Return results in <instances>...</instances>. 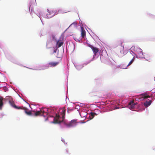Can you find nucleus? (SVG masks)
<instances>
[{
  "mask_svg": "<svg viewBox=\"0 0 155 155\" xmlns=\"http://www.w3.org/2000/svg\"><path fill=\"white\" fill-rule=\"evenodd\" d=\"M148 93H145L141 94L139 95L136 96L135 100L137 101H140L143 100L144 99L150 98V96L148 95Z\"/></svg>",
  "mask_w": 155,
  "mask_h": 155,
  "instance_id": "nucleus-1",
  "label": "nucleus"
},
{
  "mask_svg": "<svg viewBox=\"0 0 155 155\" xmlns=\"http://www.w3.org/2000/svg\"><path fill=\"white\" fill-rule=\"evenodd\" d=\"M65 115V111L64 110L62 114V120H60V117L59 114H56L55 117L54 118L53 122L54 123H60L62 122L64 118V115Z\"/></svg>",
  "mask_w": 155,
  "mask_h": 155,
  "instance_id": "nucleus-2",
  "label": "nucleus"
},
{
  "mask_svg": "<svg viewBox=\"0 0 155 155\" xmlns=\"http://www.w3.org/2000/svg\"><path fill=\"white\" fill-rule=\"evenodd\" d=\"M9 103L11 105L13 108L17 109H22L25 110V107H24L23 106L18 107L15 104L14 102L12 101L9 100Z\"/></svg>",
  "mask_w": 155,
  "mask_h": 155,
  "instance_id": "nucleus-3",
  "label": "nucleus"
},
{
  "mask_svg": "<svg viewBox=\"0 0 155 155\" xmlns=\"http://www.w3.org/2000/svg\"><path fill=\"white\" fill-rule=\"evenodd\" d=\"M88 46L91 48L93 51L94 54V56L96 55L97 53L99 51V49L96 47H94L90 45H89Z\"/></svg>",
  "mask_w": 155,
  "mask_h": 155,
  "instance_id": "nucleus-4",
  "label": "nucleus"
},
{
  "mask_svg": "<svg viewBox=\"0 0 155 155\" xmlns=\"http://www.w3.org/2000/svg\"><path fill=\"white\" fill-rule=\"evenodd\" d=\"M77 120H72L69 123L67 124L68 127H71L76 125Z\"/></svg>",
  "mask_w": 155,
  "mask_h": 155,
  "instance_id": "nucleus-5",
  "label": "nucleus"
},
{
  "mask_svg": "<svg viewBox=\"0 0 155 155\" xmlns=\"http://www.w3.org/2000/svg\"><path fill=\"white\" fill-rule=\"evenodd\" d=\"M137 103L134 104V101H130L129 103V105L128 106L129 108L130 109H134L135 107V106Z\"/></svg>",
  "mask_w": 155,
  "mask_h": 155,
  "instance_id": "nucleus-6",
  "label": "nucleus"
},
{
  "mask_svg": "<svg viewBox=\"0 0 155 155\" xmlns=\"http://www.w3.org/2000/svg\"><path fill=\"white\" fill-rule=\"evenodd\" d=\"M137 51L138 54L137 56H138L140 58H143V55L142 49L140 48H138Z\"/></svg>",
  "mask_w": 155,
  "mask_h": 155,
  "instance_id": "nucleus-7",
  "label": "nucleus"
},
{
  "mask_svg": "<svg viewBox=\"0 0 155 155\" xmlns=\"http://www.w3.org/2000/svg\"><path fill=\"white\" fill-rule=\"evenodd\" d=\"M59 63V62H49L48 64V65L51 67H54L58 65Z\"/></svg>",
  "mask_w": 155,
  "mask_h": 155,
  "instance_id": "nucleus-8",
  "label": "nucleus"
},
{
  "mask_svg": "<svg viewBox=\"0 0 155 155\" xmlns=\"http://www.w3.org/2000/svg\"><path fill=\"white\" fill-rule=\"evenodd\" d=\"M134 58L133 57V58L132 59V60L130 61L129 62V64L127 65H126L125 67H123V66H121V68L123 69H126L127 68V67L129 65H130L133 62H134Z\"/></svg>",
  "mask_w": 155,
  "mask_h": 155,
  "instance_id": "nucleus-9",
  "label": "nucleus"
},
{
  "mask_svg": "<svg viewBox=\"0 0 155 155\" xmlns=\"http://www.w3.org/2000/svg\"><path fill=\"white\" fill-rule=\"evenodd\" d=\"M4 98L0 96V110H2L3 106V101Z\"/></svg>",
  "mask_w": 155,
  "mask_h": 155,
  "instance_id": "nucleus-10",
  "label": "nucleus"
},
{
  "mask_svg": "<svg viewBox=\"0 0 155 155\" xmlns=\"http://www.w3.org/2000/svg\"><path fill=\"white\" fill-rule=\"evenodd\" d=\"M86 35V32L82 27H81V36L82 38H84Z\"/></svg>",
  "mask_w": 155,
  "mask_h": 155,
  "instance_id": "nucleus-11",
  "label": "nucleus"
},
{
  "mask_svg": "<svg viewBox=\"0 0 155 155\" xmlns=\"http://www.w3.org/2000/svg\"><path fill=\"white\" fill-rule=\"evenodd\" d=\"M53 11V10H47L46 13L47 15L48 16L51 15V17L53 16L54 15Z\"/></svg>",
  "mask_w": 155,
  "mask_h": 155,
  "instance_id": "nucleus-12",
  "label": "nucleus"
},
{
  "mask_svg": "<svg viewBox=\"0 0 155 155\" xmlns=\"http://www.w3.org/2000/svg\"><path fill=\"white\" fill-rule=\"evenodd\" d=\"M117 44L118 45H120L121 46L122 49L123 50L124 49V45H122L123 42L121 41H117Z\"/></svg>",
  "mask_w": 155,
  "mask_h": 155,
  "instance_id": "nucleus-13",
  "label": "nucleus"
},
{
  "mask_svg": "<svg viewBox=\"0 0 155 155\" xmlns=\"http://www.w3.org/2000/svg\"><path fill=\"white\" fill-rule=\"evenodd\" d=\"M151 101H146L144 103V105L146 107H148L149 106L150 104H151Z\"/></svg>",
  "mask_w": 155,
  "mask_h": 155,
  "instance_id": "nucleus-14",
  "label": "nucleus"
},
{
  "mask_svg": "<svg viewBox=\"0 0 155 155\" xmlns=\"http://www.w3.org/2000/svg\"><path fill=\"white\" fill-rule=\"evenodd\" d=\"M94 115H96V114L95 113L91 112L90 113V115L89 116L90 119H93L94 116Z\"/></svg>",
  "mask_w": 155,
  "mask_h": 155,
  "instance_id": "nucleus-15",
  "label": "nucleus"
},
{
  "mask_svg": "<svg viewBox=\"0 0 155 155\" xmlns=\"http://www.w3.org/2000/svg\"><path fill=\"white\" fill-rule=\"evenodd\" d=\"M35 1V0H29L30 4V5L29 7V10L30 9V7L31 6V5L32 4H33V3H34Z\"/></svg>",
  "mask_w": 155,
  "mask_h": 155,
  "instance_id": "nucleus-16",
  "label": "nucleus"
},
{
  "mask_svg": "<svg viewBox=\"0 0 155 155\" xmlns=\"http://www.w3.org/2000/svg\"><path fill=\"white\" fill-rule=\"evenodd\" d=\"M40 112H41V115L44 116V114H45L46 115L47 114V113L44 110H40Z\"/></svg>",
  "mask_w": 155,
  "mask_h": 155,
  "instance_id": "nucleus-17",
  "label": "nucleus"
},
{
  "mask_svg": "<svg viewBox=\"0 0 155 155\" xmlns=\"http://www.w3.org/2000/svg\"><path fill=\"white\" fill-rule=\"evenodd\" d=\"M41 115V112L40 111H36L35 113V116H37L38 115Z\"/></svg>",
  "mask_w": 155,
  "mask_h": 155,
  "instance_id": "nucleus-18",
  "label": "nucleus"
},
{
  "mask_svg": "<svg viewBox=\"0 0 155 155\" xmlns=\"http://www.w3.org/2000/svg\"><path fill=\"white\" fill-rule=\"evenodd\" d=\"M57 44H58V47L59 48L63 45V43L61 41L59 42L58 41L57 42Z\"/></svg>",
  "mask_w": 155,
  "mask_h": 155,
  "instance_id": "nucleus-19",
  "label": "nucleus"
},
{
  "mask_svg": "<svg viewBox=\"0 0 155 155\" xmlns=\"http://www.w3.org/2000/svg\"><path fill=\"white\" fill-rule=\"evenodd\" d=\"M25 112L27 114L29 115H31V112L30 111H27L26 110H25Z\"/></svg>",
  "mask_w": 155,
  "mask_h": 155,
  "instance_id": "nucleus-20",
  "label": "nucleus"
},
{
  "mask_svg": "<svg viewBox=\"0 0 155 155\" xmlns=\"http://www.w3.org/2000/svg\"><path fill=\"white\" fill-rule=\"evenodd\" d=\"M124 64H122L121 65V66H123V67H125L126 65H125V66H124Z\"/></svg>",
  "mask_w": 155,
  "mask_h": 155,
  "instance_id": "nucleus-21",
  "label": "nucleus"
},
{
  "mask_svg": "<svg viewBox=\"0 0 155 155\" xmlns=\"http://www.w3.org/2000/svg\"><path fill=\"white\" fill-rule=\"evenodd\" d=\"M120 52L121 53H123V54H124V53L123 52V51H120Z\"/></svg>",
  "mask_w": 155,
  "mask_h": 155,
  "instance_id": "nucleus-22",
  "label": "nucleus"
},
{
  "mask_svg": "<svg viewBox=\"0 0 155 155\" xmlns=\"http://www.w3.org/2000/svg\"><path fill=\"white\" fill-rule=\"evenodd\" d=\"M76 25V24L75 23H74L73 24H72L71 25Z\"/></svg>",
  "mask_w": 155,
  "mask_h": 155,
  "instance_id": "nucleus-23",
  "label": "nucleus"
},
{
  "mask_svg": "<svg viewBox=\"0 0 155 155\" xmlns=\"http://www.w3.org/2000/svg\"><path fill=\"white\" fill-rule=\"evenodd\" d=\"M56 50H54V53H55V52H56Z\"/></svg>",
  "mask_w": 155,
  "mask_h": 155,
  "instance_id": "nucleus-24",
  "label": "nucleus"
},
{
  "mask_svg": "<svg viewBox=\"0 0 155 155\" xmlns=\"http://www.w3.org/2000/svg\"><path fill=\"white\" fill-rule=\"evenodd\" d=\"M33 8H31V10H32L33 9Z\"/></svg>",
  "mask_w": 155,
  "mask_h": 155,
  "instance_id": "nucleus-25",
  "label": "nucleus"
}]
</instances>
